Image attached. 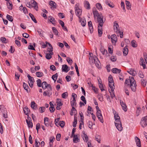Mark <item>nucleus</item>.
Returning a JSON list of instances; mask_svg holds the SVG:
<instances>
[{
	"instance_id": "36",
	"label": "nucleus",
	"mask_w": 147,
	"mask_h": 147,
	"mask_svg": "<svg viewBox=\"0 0 147 147\" xmlns=\"http://www.w3.org/2000/svg\"><path fill=\"white\" fill-rule=\"evenodd\" d=\"M29 15L30 17L31 18L32 21L35 23H37V21H36L35 18L34 16L31 13H29Z\"/></svg>"
},
{
	"instance_id": "2",
	"label": "nucleus",
	"mask_w": 147,
	"mask_h": 147,
	"mask_svg": "<svg viewBox=\"0 0 147 147\" xmlns=\"http://www.w3.org/2000/svg\"><path fill=\"white\" fill-rule=\"evenodd\" d=\"M75 8L76 14L78 16L79 18V21H80L81 22V18L80 16L82 14V10L78 7V5L77 4L76 5Z\"/></svg>"
},
{
	"instance_id": "19",
	"label": "nucleus",
	"mask_w": 147,
	"mask_h": 147,
	"mask_svg": "<svg viewBox=\"0 0 147 147\" xmlns=\"http://www.w3.org/2000/svg\"><path fill=\"white\" fill-rule=\"evenodd\" d=\"M140 65L143 66L144 69L146 68L145 63L142 57H141L140 59Z\"/></svg>"
},
{
	"instance_id": "24",
	"label": "nucleus",
	"mask_w": 147,
	"mask_h": 147,
	"mask_svg": "<svg viewBox=\"0 0 147 147\" xmlns=\"http://www.w3.org/2000/svg\"><path fill=\"white\" fill-rule=\"evenodd\" d=\"M84 6L87 9H90V5L89 2L87 1H85L84 2Z\"/></svg>"
},
{
	"instance_id": "10",
	"label": "nucleus",
	"mask_w": 147,
	"mask_h": 147,
	"mask_svg": "<svg viewBox=\"0 0 147 147\" xmlns=\"http://www.w3.org/2000/svg\"><path fill=\"white\" fill-rule=\"evenodd\" d=\"M111 38L112 43L113 45H115L117 40V38L116 35L115 34H113L111 35Z\"/></svg>"
},
{
	"instance_id": "21",
	"label": "nucleus",
	"mask_w": 147,
	"mask_h": 147,
	"mask_svg": "<svg viewBox=\"0 0 147 147\" xmlns=\"http://www.w3.org/2000/svg\"><path fill=\"white\" fill-rule=\"evenodd\" d=\"M114 89L115 88L114 87L113 88V90H112V88H110L109 89V92L110 93L111 96L112 98H113L115 96V94L114 93Z\"/></svg>"
},
{
	"instance_id": "34",
	"label": "nucleus",
	"mask_w": 147,
	"mask_h": 147,
	"mask_svg": "<svg viewBox=\"0 0 147 147\" xmlns=\"http://www.w3.org/2000/svg\"><path fill=\"white\" fill-rule=\"evenodd\" d=\"M84 136H82V138L84 141L88 143V142L89 141H88V136L86 135V134H85V133H84Z\"/></svg>"
},
{
	"instance_id": "5",
	"label": "nucleus",
	"mask_w": 147,
	"mask_h": 147,
	"mask_svg": "<svg viewBox=\"0 0 147 147\" xmlns=\"http://www.w3.org/2000/svg\"><path fill=\"white\" fill-rule=\"evenodd\" d=\"M109 84L110 88H112L113 90V88L114 87V83L112 77L110 75L108 77Z\"/></svg>"
},
{
	"instance_id": "49",
	"label": "nucleus",
	"mask_w": 147,
	"mask_h": 147,
	"mask_svg": "<svg viewBox=\"0 0 147 147\" xmlns=\"http://www.w3.org/2000/svg\"><path fill=\"white\" fill-rule=\"evenodd\" d=\"M37 84L38 86L39 87H40L41 86V81L40 79H38L36 81Z\"/></svg>"
},
{
	"instance_id": "61",
	"label": "nucleus",
	"mask_w": 147,
	"mask_h": 147,
	"mask_svg": "<svg viewBox=\"0 0 147 147\" xmlns=\"http://www.w3.org/2000/svg\"><path fill=\"white\" fill-rule=\"evenodd\" d=\"M138 75L139 77L141 78H143L144 77V75L142 71H139V72Z\"/></svg>"
},
{
	"instance_id": "29",
	"label": "nucleus",
	"mask_w": 147,
	"mask_h": 147,
	"mask_svg": "<svg viewBox=\"0 0 147 147\" xmlns=\"http://www.w3.org/2000/svg\"><path fill=\"white\" fill-rule=\"evenodd\" d=\"M125 3L127 9L131 10V5L130 2L128 1H125Z\"/></svg>"
},
{
	"instance_id": "57",
	"label": "nucleus",
	"mask_w": 147,
	"mask_h": 147,
	"mask_svg": "<svg viewBox=\"0 0 147 147\" xmlns=\"http://www.w3.org/2000/svg\"><path fill=\"white\" fill-rule=\"evenodd\" d=\"M88 126L89 128L91 129L92 128V122L90 121H88Z\"/></svg>"
},
{
	"instance_id": "63",
	"label": "nucleus",
	"mask_w": 147,
	"mask_h": 147,
	"mask_svg": "<svg viewBox=\"0 0 147 147\" xmlns=\"http://www.w3.org/2000/svg\"><path fill=\"white\" fill-rule=\"evenodd\" d=\"M77 123V120L76 119H74V121L73 122V125L74 127H75L76 126V124Z\"/></svg>"
},
{
	"instance_id": "11",
	"label": "nucleus",
	"mask_w": 147,
	"mask_h": 147,
	"mask_svg": "<svg viewBox=\"0 0 147 147\" xmlns=\"http://www.w3.org/2000/svg\"><path fill=\"white\" fill-rule=\"evenodd\" d=\"M102 16H98V17L97 18L98 22V25L99 26H102L103 24V22L102 19Z\"/></svg>"
},
{
	"instance_id": "16",
	"label": "nucleus",
	"mask_w": 147,
	"mask_h": 147,
	"mask_svg": "<svg viewBox=\"0 0 147 147\" xmlns=\"http://www.w3.org/2000/svg\"><path fill=\"white\" fill-rule=\"evenodd\" d=\"M48 20L53 25H55L56 24V21L55 18L52 16H50L48 17Z\"/></svg>"
},
{
	"instance_id": "56",
	"label": "nucleus",
	"mask_w": 147,
	"mask_h": 147,
	"mask_svg": "<svg viewBox=\"0 0 147 147\" xmlns=\"http://www.w3.org/2000/svg\"><path fill=\"white\" fill-rule=\"evenodd\" d=\"M131 45L134 47H137V45L136 44V42L135 40H132L131 41Z\"/></svg>"
},
{
	"instance_id": "53",
	"label": "nucleus",
	"mask_w": 147,
	"mask_h": 147,
	"mask_svg": "<svg viewBox=\"0 0 147 147\" xmlns=\"http://www.w3.org/2000/svg\"><path fill=\"white\" fill-rule=\"evenodd\" d=\"M79 114L81 117L80 119V121L81 122H82L83 121V120H84V117L83 116V114L82 112H79Z\"/></svg>"
},
{
	"instance_id": "25",
	"label": "nucleus",
	"mask_w": 147,
	"mask_h": 147,
	"mask_svg": "<svg viewBox=\"0 0 147 147\" xmlns=\"http://www.w3.org/2000/svg\"><path fill=\"white\" fill-rule=\"evenodd\" d=\"M28 119H26V122L27 123L28 125V128H32L33 126L32 125V123L31 121V120H30V119L28 118Z\"/></svg>"
},
{
	"instance_id": "51",
	"label": "nucleus",
	"mask_w": 147,
	"mask_h": 147,
	"mask_svg": "<svg viewBox=\"0 0 147 147\" xmlns=\"http://www.w3.org/2000/svg\"><path fill=\"white\" fill-rule=\"evenodd\" d=\"M141 82L142 85L144 87L146 85V81L144 79H142L141 80Z\"/></svg>"
},
{
	"instance_id": "30",
	"label": "nucleus",
	"mask_w": 147,
	"mask_h": 147,
	"mask_svg": "<svg viewBox=\"0 0 147 147\" xmlns=\"http://www.w3.org/2000/svg\"><path fill=\"white\" fill-rule=\"evenodd\" d=\"M127 72L134 76H136L137 74L136 72L132 69H131L129 71H128Z\"/></svg>"
},
{
	"instance_id": "45",
	"label": "nucleus",
	"mask_w": 147,
	"mask_h": 147,
	"mask_svg": "<svg viewBox=\"0 0 147 147\" xmlns=\"http://www.w3.org/2000/svg\"><path fill=\"white\" fill-rule=\"evenodd\" d=\"M100 51L103 55L107 53V50L104 49L103 48H100Z\"/></svg>"
},
{
	"instance_id": "62",
	"label": "nucleus",
	"mask_w": 147,
	"mask_h": 147,
	"mask_svg": "<svg viewBox=\"0 0 147 147\" xmlns=\"http://www.w3.org/2000/svg\"><path fill=\"white\" fill-rule=\"evenodd\" d=\"M66 60L69 64H71L72 63V60L69 57L67 58Z\"/></svg>"
},
{
	"instance_id": "3",
	"label": "nucleus",
	"mask_w": 147,
	"mask_h": 147,
	"mask_svg": "<svg viewBox=\"0 0 147 147\" xmlns=\"http://www.w3.org/2000/svg\"><path fill=\"white\" fill-rule=\"evenodd\" d=\"M52 87L51 85H49V88H47V90L43 92V95L45 96H47L49 97L52 94Z\"/></svg>"
},
{
	"instance_id": "59",
	"label": "nucleus",
	"mask_w": 147,
	"mask_h": 147,
	"mask_svg": "<svg viewBox=\"0 0 147 147\" xmlns=\"http://www.w3.org/2000/svg\"><path fill=\"white\" fill-rule=\"evenodd\" d=\"M80 22H81V24L83 27L85 26L86 24V22L84 20H82V18H81V22L79 21Z\"/></svg>"
},
{
	"instance_id": "17",
	"label": "nucleus",
	"mask_w": 147,
	"mask_h": 147,
	"mask_svg": "<svg viewBox=\"0 0 147 147\" xmlns=\"http://www.w3.org/2000/svg\"><path fill=\"white\" fill-rule=\"evenodd\" d=\"M120 103L123 109L125 111H127V109L125 104L121 100L120 101Z\"/></svg>"
},
{
	"instance_id": "12",
	"label": "nucleus",
	"mask_w": 147,
	"mask_h": 147,
	"mask_svg": "<svg viewBox=\"0 0 147 147\" xmlns=\"http://www.w3.org/2000/svg\"><path fill=\"white\" fill-rule=\"evenodd\" d=\"M31 4L33 5L32 6L34 7L36 11L38 10V7L37 5V3L34 0H31L30 1Z\"/></svg>"
},
{
	"instance_id": "20",
	"label": "nucleus",
	"mask_w": 147,
	"mask_h": 147,
	"mask_svg": "<svg viewBox=\"0 0 147 147\" xmlns=\"http://www.w3.org/2000/svg\"><path fill=\"white\" fill-rule=\"evenodd\" d=\"M135 138L136 145L139 147H140L141 146V144L140 139L136 136L135 137Z\"/></svg>"
},
{
	"instance_id": "54",
	"label": "nucleus",
	"mask_w": 147,
	"mask_h": 147,
	"mask_svg": "<svg viewBox=\"0 0 147 147\" xmlns=\"http://www.w3.org/2000/svg\"><path fill=\"white\" fill-rule=\"evenodd\" d=\"M45 107H40L39 109L40 112L41 113L44 112L45 111Z\"/></svg>"
},
{
	"instance_id": "9",
	"label": "nucleus",
	"mask_w": 147,
	"mask_h": 147,
	"mask_svg": "<svg viewBox=\"0 0 147 147\" xmlns=\"http://www.w3.org/2000/svg\"><path fill=\"white\" fill-rule=\"evenodd\" d=\"M96 116L98 118V120L102 123H103L104 122L103 117L100 111H97Z\"/></svg>"
},
{
	"instance_id": "31",
	"label": "nucleus",
	"mask_w": 147,
	"mask_h": 147,
	"mask_svg": "<svg viewBox=\"0 0 147 147\" xmlns=\"http://www.w3.org/2000/svg\"><path fill=\"white\" fill-rule=\"evenodd\" d=\"M105 3L107 5H108L111 8H113L114 7V5L113 4L111 3L109 1H108V0H105Z\"/></svg>"
},
{
	"instance_id": "27",
	"label": "nucleus",
	"mask_w": 147,
	"mask_h": 147,
	"mask_svg": "<svg viewBox=\"0 0 147 147\" xmlns=\"http://www.w3.org/2000/svg\"><path fill=\"white\" fill-rule=\"evenodd\" d=\"M127 47V46L125 47L123 49V53L125 56L127 55L128 53V50Z\"/></svg>"
},
{
	"instance_id": "8",
	"label": "nucleus",
	"mask_w": 147,
	"mask_h": 147,
	"mask_svg": "<svg viewBox=\"0 0 147 147\" xmlns=\"http://www.w3.org/2000/svg\"><path fill=\"white\" fill-rule=\"evenodd\" d=\"M27 77L29 81L28 82L29 85L30 87L32 88L33 86L34 82L33 80H34V78L29 74L27 75Z\"/></svg>"
},
{
	"instance_id": "46",
	"label": "nucleus",
	"mask_w": 147,
	"mask_h": 147,
	"mask_svg": "<svg viewBox=\"0 0 147 147\" xmlns=\"http://www.w3.org/2000/svg\"><path fill=\"white\" fill-rule=\"evenodd\" d=\"M57 105L62 106L63 104L61 102V100L59 98H57L56 101Z\"/></svg>"
},
{
	"instance_id": "43",
	"label": "nucleus",
	"mask_w": 147,
	"mask_h": 147,
	"mask_svg": "<svg viewBox=\"0 0 147 147\" xmlns=\"http://www.w3.org/2000/svg\"><path fill=\"white\" fill-rule=\"evenodd\" d=\"M57 77L58 74L57 73H56L52 76V79L55 82L56 81Z\"/></svg>"
},
{
	"instance_id": "4",
	"label": "nucleus",
	"mask_w": 147,
	"mask_h": 147,
	"mask_svg": "<svg viewBox=\"0 0 147 147\" xmlns=\"http://www.w3.org/2000/svg\"><path fill=\"white\" fill-rule=\"evenodd\" d=\"M136 84L135 80L134 79H132L131 80L130 87L131 88L134 92H135L136 90Z\"/></svg>"
},
{
	"instance_id": "35",
	"label": "nucleus",
	"mask_w": 147,
	"mask_h": 147,
	"mask_svg": "<svg viewBox=\"0 0 147 147\" xmlns=\"http://www.w3.org/2000/svg\"><path fill=\"white\" fill-rule=\"evenodd\" d=\"M23 111L24 114L27 115H28L29 112H30L29 109L27 107H26L24 108Z\"/></svg>"
},
{
	"instance_id": "33",
	"label": "nucleus",
	"mask_w": 147,
	"mask_h": 147,
	"mask_svg": "<svg viewBox=\"0 0 147 147\" xmlns=\"http://www.w3.org/2000/svg\"><path fill=\"white\" fill-rule=\"evenodd\" d=\"M53 54L49 53H46L45 55L46 58L48 60L52 58V55Z\"/></svg>"
},
{
	"instance_id": "13",
	"label": "nucleus",
	"mask_w": 147,
	"mask_h": 147,
	"mask_svg": "<svg viewBox=\"0 0 147 147\" xmlns=\"http://www.w3.org/2000/svg\"><path fill=\"white\" fill-rule=\"evenodd\" d=\"M93 12L94 14V18L96 17H97L98 16H102V15L101 14H99L98 13V11L96 10L95 8L93 9Z\"/></svg>"
},
{
	"instance_id": "7",
	"label": "nucleus",
	"mask_w": 147,
	"mask_h": 147,
	"mask_svg": "<svg viewBox=\"0 0 147 147\" xmlns=\"http://www.w3.org/2000/svg\"><path fill=\"white\" fill-rule=\"evenodd\" d=\"M113 28L114 31L116 33L118 34L119 32V28L118 24L116 21L114 23Z\"/></svg>"
},
{
	"instance_id": "22",
	"label": "nucleus",
	"mask_w": 147,
	"mask_h": 147,
	"mask_svg": "<svg viewBox=\"0 0 147 147\" xmlns=\"http://www.w3.org/2000/svg\"><path fill=\"white\" fill-rule=\"evenodd\" d=\"M98 33L99 36H101L102 33V26H99L98 25Z\"/></svg>"
},
{
	"instance_id": "55",
	"label": "nucleus",
	"mask_w": 147,
	"mask_h": 147,
	"mask_svg": "<svg viewBox=\"0 0 147 147\" xmlns=\"http://www.w3.org/2000/svg\"><path fill=\"white\" fill-rule=\"evenodd\" d=\"M96 8L99 9H102V7L100 3H98L96 4Z\"/></svg>"
},
{
	"instance_id": "40",
	"label": "nucleus",
	"mask_w": 147,
	"mask_h": 147,
	"mask_svg": "<svg viewBox=\"0 0 147 147\" xmlns=\"http://www.w3.org/2000/svg\"><path fill=\"white\" fill-rule=\"evenodd\" d=\"M23 86L25 90H26L27 92H28V90L29 89V87L28 84L25 83L24 82H23Z\"/></svg>"
},
{
	"instance_id": "1",
	"label": "nucleus",
	"mask_w": 147,
	"mask_h": 147,
	"mask_svg": "<svg viewBox=\"0 0 147 147\" xmlns=\"http://www.w3.org/2000/svg\"><path fill=\"white\" fill-rule=\"evenodd\" d=\"M114 118L115 120V123L117 129L119 131L122 130L123 127L122 126L121 122L120 120V117L116 113H114Z\"/></svg>"
},
{
	"instance_id": "15",
	"label": "nucleus",
	"mask_w": 147,
	"mask_h": 147,
	"mask_svg": "<svg viewBox=\"0 0 147 147\" xmlns=\"http://www.w3.org/2000/svg\"><path fill=\"white\" fill-rule=\"evenodd\" d=\"M69 70V69L66 65H63L62 66V71L67 72Z\"/></svg>"
},
{
	"instance_id": "64",
	"label": "nucleus",
	"mask_w": 147,
	"mask_h": 147,
	"mask_svg": "<svg viewBox=\"0 0 147 147\" xmlns=\"http://www.w3.org/2000/svg\"><path fill=\"white\" fill-rule=\"evenodd\" d=\"M111 59L112 61H115L117 60V58L115 56H112L111 57Z\"/></svg>"
},
{
	"instance_id": "42",
	"label": "nucleus",
	"mask_w": 147,
	"mask_h": 147,
	"mask_svg": "<svg viewBox=\"0 0 147 147\" xmlns=\"http://www.w3.org/2000/svg\"><path fill=\"white\" fill-rule=\"evenodd\" d=\"M36 76L38 77H40L42 76L43 75V73L41 72H37L36 73Z\"/></svg>"
},
{
	"instance_id": "18",
	"label": "nucleus",
	"mask_w": 147,
	"mask_h": 147,
	"mask_svg": "<svg viewBox=\"0 0 147 147\" xmlns=\"http://www.w3.org/2000/svg\"><path fill=\"white\" fill-rule=\"evenodd\" d=\"M96 59H94V63L95 64L96 66L98 68L100 67V63L99 61L96 57H95Z\"/></svg>"
},
{
	"instance_id": "48",
	"label": "nucleus",
	"mask_w": 147,
	"mask_h": 147,
	"mask_svg": "<svg viewBox=\"0 0 147 147\" xmlns=\"http://www.w3.org/2000/svg\"><path fill=\"white\" fill-rule=\"evenodd\" d=\"M62 97L63 98H66L68 96V93L65 92L63 93L61 95Z\"/></svg>"
},
{
	"instance_id": "50",
	"label": "nucleus",
	"mask_w": 147,
	"mask_h": 147,
	"mask_svg": "<svg viewBox=\"0 0 147 147\" xmlns=\"http://www.w3.org/2000/svg\"><path fill=\"white\" fill-rule=\"evenodd\" d=\"M52 30L55 34L57 35L58 33V32L56 28L54 27H53Z\"/></svg>"
},
{
	"instance_id": "41",
	"label": "nucleus",
	"mask_w": 147,
	"mask_h": 147,
	"mask_svg": "<svg viewBox=\"0 0 147 147\" xmlns=\"http://www.w3.org/2000/svg\"><path fill=\"white\" fill-rule=\"evenodd\" d=\"M7 4L8 9L10 10L12 9L13 6L12 3L10 2H8L7 3Z\"/></svg>"
},
{
	"instance_id": "60",
	"label": "nucleus",
	"mask_w": 147,
	"mask_h": 147,
	"mask_svg": "<svg viewBox=\"0 0 147 147\" xmlns=\"http://www.w3.org/2000/svg\"><path fill=\"white\" fill-rule=\"evenodd\" d=\"M59 125L61 127H63L65 125V123L63 121H60L59 122Z\"/></svg>"
},
{
	"instance_id": "23",
	"label": "nucleus",
	"mask_w": 147,
	"mask_h": 147,
	"mask_svg": "<svg viewBox=\"0 0 147 147\" xmlns=\"http://www.w3.org/2000/svg\"><path fill=\"white\" fill-rule=\"evenodd\" d=\"M121 71V70L120 69L116 68H113L111 69L112 72L114 74H119L120 73Z\"/></svg>"
},
{
	"instance_id": "39",
	"label": "nucleus",
	"mask_w": 147,
	"mask_h": 147,
	"mask_svg": "<svg viewBox=\"0 0 147 147\" xmlns=\"http://www.w3.org/2000/svg\"><path fill=\"white\" fill-rule=\"evenodd\" d=\"M0 111L2 113H5V111H6V109L5 108L4 106L3 105H0Z\"/></svg>"
},
{
	"instance_id": "38",
	"label": "nucleus",
	"mask_w": 147,
	"mask_h": 147,
	"mask_svg": "<svg viewBox=\"0 0 147 147\" xmlns=\"http://www.w3.org/2000/svg\"><path fill=\"white\" fill-rule=\"evenodd\" d=\"M49 4L52 7L56 8V3L53 1H50L49 2Z\"/></svg>"
},
{
	"instance_id": "52",
	"label": "nucleus",
	"mask_w": 147,
	"mask_h": 147,
	"mask_svg": "<svg viewBox=\"0 0 147 147\" xmlns=\"http://www.w3.org/2000/svg\"><path fill=\"white\" fill-rule=\"evenodd\" d=\"M98 97L100 101L101 102H102L103 101V98L102 94L98 95Z\"/></svg>"
},
{
	"instance_id": "26",
	"label": "nucleus",
	"mask_w": 147,
	"mask_h": 147,
	"mask_svg": "<svg viewBox=\"0 0 147 147\" xmlns=\"http://www.w3.org/2000/svg\"><path fill=\"white\" fill-rule=\"evenodd\" d=\"M31 107L34 110L37 109V105L34 101L31 102Z\"/></svg>"
},
{
	"instance_id": "28",
	"label": "nucleus",
	"mask_w": 147,
	"mask_h": 147,
	"mask_svg": "<svg viewBox=\"0 0 147 147\" xmlns=\"http://www.w3.org/2000/svg\"><path fill=\"white\" fill-rule=\"evenodd\" d=\"M74 137L73 139V142L74 143H77L80 141V139L78 138L77 135H74L73 136Z\"/></svg>"
},
{
	"instance_id": "58",
	"label": "nucleus",
	"mask_w": 147,
	"mask_h": 147,
	"mask_svg": "<svg viewBox=\"0 0 147 147\" xmlns=\"http://www.w3.org/2000/svg\"><path fill=\"white\" fill-rule=\"evenodd\" d=\"M81 100L84 102L85 104H86V101L85 99V97L84 96H81Z\"/></svg>"
},
{
	"instance_id": "6",
	"label": "nucleus",
	"mask_w": 147,
	"mask_h": 147,
	"mask_svg": "<svg viewBox=\"0 0 147 147\" xmlns=\"http://www.w3.org/2000/svg\"><path fill=\"white\" fill-rule=\"evenodd\" d=\"M140 124L143 127L147 125V116L143 117L142 118Z\"/></svg>"
},
{
	"instance_id": "37",
	"label": "nucleus",
	"mask_w": 147,
	"mask_h": 147,
	"mask_svg": "<svg viewBox=\"0 0 147 147\" xmlns=\"http://www.w3.org/2000/svg\"><path fill=\"white\" fill-rule=\"evenodd\" d=\"M129 79H126L125 80V83L126 84L129 85V84L131 83V80L132 79H134L133 77H129Z\"/></svg>"
},
{
	"instance_id": "47",
	"label": "nucleus",
	"mask_w": 147,
	"mask_h": 147,
	"mask_svg": "<svg viewBox=\"0 0 147 147\" xmlns=\"http://www.w3.org/2000/svg\"><path fill=\"white\" fill-rule=\"evenodd\" d=\"M6 18L7 19L10 21L12 22L13 20L12 17L9 15H7Z\"/></svg>"
},
{
	"instance_id": "14",
	"label": "nucleus",
	"mask_w": 147,
	"mask_h": 147,
	"mask_svg": "<svg viewBox=\"0 0 147 147\" xmlns=\"http://www.w3.org/2000/svg\"><path fill=\"white\" fill-rule=\"evenodd\" d=\"M49 85H51L48 84L46 82H43L42 83L41 86L43 89L45 90L46 88H49Z\"/></svg>"
},
{
	"instance_id": "32",
	"label": "nucleus",
	"mask_w": 147,
	"mask_h": 147,
	"mask_svg": "<svg viewBox=\"0 0 147 147\" xmlns=\"http://www.w3.org/2000/svg\"><path fill=\"white\" fill-rule=\"evenodd\" d=\"M0 40L2 42L4 43H7L8 42V40L6 39V38L4 37H1L0 38Z\"/></svg>"
},
{
	"instance_id": "44",
	"label": "nucleus",
	"mask_w": 147,
	"mask_h": 147,
	"mask_svg": "<svg viewBox=\"0 0 147 147\" xmlns=\"http://www.w3.org/2000/svg\"><path fill=\"white\" fill-rule=\"evenodd\" d=\"M141 111V109L139 107H137V110L136 111V114L137 116H138L140 113Z\"/></svg>"
}]
</instances>
